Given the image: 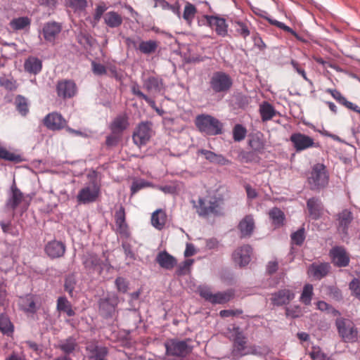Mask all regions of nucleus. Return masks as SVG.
<instances>
[{
	"label": "nucleus",
	"mask_w": 360,
	"mask_h": 360,
	"mask_svg": "<svg viewBox=\"0 0 360 360\" xmlns=\"http://www.w3.org/2000/svg\"><path fill=\"white\" fill-rule=\"evenodd\" d=\"M195 125L199 131L207 136H217L224 131V124L209 114L198 115L195 119Z\"/></svg>",
	"instance_id": "1"
},
{
	"label": "nucleus",
	"mask_w": 360,
	"mask_h": 360,
	"mask_svg": "<svg viewBox=\"0 0 360 360\" xmlns=\"http://www.w3.org/2000/svg\"><path fill=\"white\" fill-rule=\"evenodd\" d=\"M329 175L323 164H316L312 167L311 172L307 178L309 188L314 191H319L327 186Z\"/></svg>",
	"instance_id": "2"
},
{
	"label": "nucleus",
	"mask_w": 360,
	"mask_h": 360,
	"mask_svg": "<svg viewBox=\"0 0 360 360\" xmlns=\"http://www.w3.org/2000/svg\"><path fill=\"white\" fill-rule=\"evenodd\" d=\"M198 25L207 26L214 30L217 35L226 37L229 35V25L226 20L218 15H204L198 20Z\"/></svg>",
	"instance_id": "3"
},
{
	"label": "nucleus",
	"mask_w": 360,
	"mask_h": 360,
	"mask_svg": "<svg viewBox=\"0 0 360 360\" xmlns=\"http://www.w3.org/2000/svg\"><path fill=\"white\" fill-rule=\"evenodd\" d=\"M210 87L214 94H226L233 86V79L225 72H214L209 81Z\"/></svg>",
	"instance_id": "4"
},
{
	"label": "nucleus",
	"mask_w": 360,
	"mask_h": 360,
	"mask_svg": "<svg viewBox=\"0 0 360 360\" xmlns=\"http://www.w3.org/2000/svg\"><path fill=\"white\" fill-rule=\"evenodd\" d=\"M338 334L345 342H354L358 339V330L349 319L339 318L335 321Z\"/></svg>",
	"instance_id": "5"
},
{
	"label": "nucleus",
	"mask_w": 360,
	"mask_h": 360,
	"mask_svg": "<svg viewBox=\"0 0 360 360\" xmlns=\"http://www.w3.org/2000/svg\"><path fill=\"white\" fill-rule=\"evenodd\" d=\"M153 134V131L152 122H141L137 124L133 131L132 140L134 144L141 147L148 143Z\"/></svg>",
	"instance_id": "6"
},
{
	"label": "nucleus",
	"mask_w": 360,
	"mask_h": 360,
	"mask_svg": "<svg viewBox=\"0 0 360 360\" xmlns=\"http://www.w3.org/2000/svg\"><path fill=\"white\" fill-rule=\"evenodd\" d=\"M191 340H170L165 343L167 354L169 355L185 357L189 355L193 349V347L189 344Z\"/></svg>",
	"instance_id": "7"
},
{
	"label": "nucleus",
	"mask_w": 360,
	"mask_h": 360,
	"mask_svg": "<svg viewBox=\"0 0 360 360\" xmlns=\"http://www.w3.org/2000/svg\"><path fill=\"white\" fill-rule=\"evenodd\" d=\"M98 174L93 171L89 174L90 179L93 180L92 186H87L82 188L77 195V200L79 202L86 204L95 201L99 195L100 186L95 181L94 179L97 178Z\"/></svg>",
	"instance_id": "8"
},
{
	"label": "nucleus",
	"mask_w": 360,
	"mask_h": 360,
	"mask_svg": "<svg viewBox=\"0 0 360 360\" xmlns=\"http://www.w3.org/2000/svg\"><path fill=\"white\" fill-rule=\"evenodd\" d=\"M197 212L200 216H207L210 214H220L221 208L218 200L216 198H212L210 200L200 198L198 205L195 206Z\"/></svg>",
	"instance_id": "9"
},
{
	"label": "nucleus",
	"mask_w": 360,
	"mask_h": 360,
	"mask_svg": "<svg viewBox=\"0 0 360 360\" xmlns=\"http://www.w3.org/2000/svg\"><path fill=\"white\" fill-rule=\"evenodd\" d=\"M77 91V86L72 79H61L56 84L57 95L63 99L73 98Z\"/></svg>",
	"instance_id": "10"
},
{
	"label": "nucleus",
	"mask_w": 360,
	"mask_h": 360,
	"mask_svg": "<svg viewBox=\"0 0 360 360\" xmlns=\"http://www.w3.org/2000/svg\"><path fill=\"white\" fill-rule=\"evenodd\" d=\"M201 297L212 304H225L230 301L234 297V291L229 290L225 292H219L216 294L212 293L208 289H202L200 291Z\"/></svg>",
	"instance_id": "11"
},
{
	"label": "nucleus",
	"mask_w": 360,
	"mask_h": 360,
	"mask_svg": "<svg viewBox=\"0 0 360 360\" xmlns=\"http://www.w3.org/2000/svg\"><path fill=\"white\" fill-rule=\"evenodd\" d=\"M231 24L234 29V35L244 39H246L255 30L251 22L248 20H234Z\"/></svg>",
	"instance_id": "12"
},
{
	"label": "nucleus",
	"mask_w": 360,
	"mask_h": 360,
	"mask_svg": "<svg viewBox=\"0 0 360 360\" xmlns=\"http://www.w3.org/2000/svg\"><path fill=\"white\" fill-rule=\"evenodd\" d=\"M129 117L127 113L122 112L117 115L110 122L109 129L112 134L122 135L123 132L129 127Z\"/></svg>",
	"instance_id": "13"
},
{
	"label": "nucleus",
	"mask_w": 360,
	"mask_h": 360,
	"mask_svg": "<svg viewBox=\"0 0 360 360\" xmlns=\"http://www.w3.org/2000/svg\"><path fill=\"white\" fill-rule=\"evenodd\" d=\"M44 124L50 130L62 129L66 125V120L61 114L58 112L49 113L43 120Z\"/></svg>",
	"instance_id": "14"
},
{
	"label": "nucleus",
	"mask_w": 360,
	"mask_h": 360,
	"mask_svg": "<svg viewBox=\"0 0 360 360\" xmlns=\"http://www.w3.org/2000/svg\"><path fill=\"white\" fill-rule=\"evenodd\" d=\"M290 139L297 151L316 146V143L312 138L301 133L292 134Z\"/></svg>",
	"instance_id": "15"
},
{
	"label": "nucleus",
	"mask_w": 360,
	"mask_h": 360,
	"mask_svg": "<svg viewBox=\"0 0 360 360\" xmlns=\"http://www.w3.org/2000/svg\"><path fill=\"white\" fill-rule=\"evenodd\" d=\"M118 304V297L115 295L108 296L101 300L99 309L101 314L105 317H111L115 312V307Z\"/></svg>",
	"instance_id": "16"
},
{
	"label": "nucleus",
	"mask_w": 360,
	"mask_h": 360,
	"mask_svg": "<svg viewBox=\"0 0 360 360\" xmlns=\"http://www.w3.org/2000/svg\"><path fill=\"white\" fill-rule=\"evenodd\" d=\"M143 86L148 92L161 94L165 91V86L160 77L150 76L143 79Z\"/></svg>",
	"instance_id": "17"
},
{
	"label": "nucleus",
	"mask_w": 360,
	"mask_h": 360,
	"mask_svg": "<svg viewBox=\"0 0 360 360\" xmlns=\"http://www.w3.org/2000/svg\"><path fill=\"white\" fill-rule=\"evenodd\" d=\"M330 255L335 266L342 267L347 266L349 264V257L344 248L334 247L330 250Z\"/></svg>",
	"instance_id": "18"
},
{
	"label": "nucleus",
	"mask_w": 360,
	"mask_h": 360,
	"mask_svg": "<svg viewBox=\"0 0 360 360\" xmlns=\"http://www.w3.org/2000/svg\"><path fill=\"white\" fill-rule=\"evenodd\" d=\"M252 248L250 245H244L237 250L233 254L234 262L240 266L247 265L250 261Z\"/></svg>",
	"instance_id": "19"
},
{
	"label": "nucleus",
	"mask_w": 360,
	"mask_h": 360,
	"mask_svg": "<svg viewBox=\"0 0 360 360\" xmlns=\"http://www.w3.org/2000/svg\"><path fill=\"white\" fill-rule=\"evenodd\" d=\"M61 29V25L58 22H49L45 23L42 30L44 38L47 41H54Z\"/></svg>",
	"instance_id": "20"
},
{
	"label": "nucleus",
	"mask_w": 360,
	"mask_h": 360,
	"mask_svg": "<svg viewBox=\"0 0 360 360\" xmlns=\"http://www.w3.org/2000/svg\"><path fill=\"white\" fill-rule=\"evenodd\" d=\"M249 147L255 152L262 153L265 148V141L264 140L263 134L257 131L254 134L248 135Z\"/></svg>",
	"instance_id": "21"
},
{
	"label": "nucleus",
	"mask_w": 360,
	"mask_h": 360,
	"mask_svg": "<svg viewBox=\"0 0 360 360\" xmlns=\"http://www.w3.org/2000/svg\"><path fill=\"white\" fill-rule=\"evenodd\" d=\"M338 220V230L339 232L346 235L347 233V229L351 224L353 217L352 214L348 210H344L337 215Z\"/></svg>",
	"instance_id": "22"
},
{
	"label": "nucleus",
	"mask_w": 360,
	"mask_h": 360,
	"mask_svg": "<svg viewBox=\"0 0 360 360\" xmlns=\"http://www.w3.org/2000/svg\"><path fill=\"white\" fill-rule=\"evenodd\" d=\"M45 251L50 257L58 258L64 255L65 246L60 241L52 240L46 245Z\"/></svg>",
	"instance_id": "23"
},
{
	"label": "nucleus",
	"mask_w": 360,
	"mask_h": 360,
	"mask_svg": "<svg viewBox=\"0 0 360 360\" xmlns=\"http://www.w3.org/2000/svg\"><path fill=\"white\" fill-rule=\"evenodd\" d=\"M327 91L339 103L360 115V107L350 101H348L339 91L330 89Z\"/></svg>",
	"instance_id": "24"
},
{
	"label": "nucleus",
	"mask_w": 360,
	"mask_h": 360,
	"mask_svg": "<svg viewBox=\"0 0 360 360\" xmlns=\"http://www.w3.org/2000/svg\"><path fill=\"white\" fill-rule=\"evenodd\" d=\"M330 268L328 263H314L309 267V272L316 278L321 279L328 274Z\"/></svg>",
	"instance_id": "25"
},
{
	"label": "nucleus",
	"mask_w": 360,
	"mask_h": 360,
	"mask_svg": "<svg viewBox=\"0 0 360 360\" xmlns=\"http://www.w3.org/2000/svg\"><path fill=\"white\" fill-rule=\"evenodd\" d=\"M105 25L110 28L119 27L123 22L122 17L115 11H108L103 15Z\"/></svg>",
	"instance_id": "26"
},
{
	"label": "nucleus",
	"mask_w": 360,
	"mask_h": 360,
	"mask_svg": "<svg viewBox=\"0 0 360 360\" xmlns=\"http://www.w3.org/2000/svg\"><path fill=\"white\" fill-rule=\"evenodd\" d=\"M157 262L160 266L166 269H172L176 264V259L166 251L160 252L156 257Z\"/></svg>",
	"instance_id": "27"
},
{
	"label": "nucleus",
	"mask_w": 360,
	"mask_h": 360,
	"mask_svg": "<svg viewBox=\"0 0 360 360\" xmlns=\"http://www.w3.org/2000/svg\"><path fill=\"white\" fill-rule=\"evenodd\" d=\"M293 297L294 294L292 292L284 289L274 293L271 300L275 304L282 305L288 303Z\"/></svg>",
	"instance_id": "28"
},
{
	"label": "nucleus",
	"mask_w": 360,
	"mask_h": 360,
	"mask_svg": "<svg viewBox=\"0 0 360 360\" xmlns=\"http://www.w3.org/2000/svg\"><path fill=\"white\" fill-rule=\"evenodd\" d=\"M24 67L27 72L37 75L42 69V62L38 58L31 56L25 60Z\"/></svg>",
	"instance_id": "29"
},
{
	"label": "nucleus",
	"mask_w": 360,
	"mask_h": 360,
	"mask_svg": "<svg viewBox=\"0 0 360 360\" xmlns=\"http://www.w3.org/2000/svg\"><path fill=\"white\" fill-rule=\"evenodd\" d=\"M115 221L117 231L120 234L127 235V225L125 221L124 208L120 206L119 210L115 212Z\"/></svg>",
	"instance_id": "30"
},
{
	"label": "nucleus",
	"mask_w": 360,
	"mask_h": 360,
	"mask_svg": "<svg viewBox=\"0 0 360 360\" xmlns=\"http://www.w3.org/2000/svg\"><path fill=\"white\" fill-rule=\"evenodd\" d=\"M266 20L272 25L280 28L281 30L291 34L294 36L298 41L302 42H307V41L301 35L297 34L293 29L286 25L285 23L280 22L276 19H273L271 18H266Z\"/></svg>",
	"instance_id": "31"
},
{
	"label": "nucleus",
	"mask_w": 360,
	"mask_h": 360,
	"mask_svg": "<svg viewBox=\"0 0 360 360\" xmlns=\"http://www.w3.org/2000/svg\"><path fill=\"white\" fill-rule=\"evenodd\" d=\"M310 217L314 219H319L321 215L322 206L318 198H310L307 203Z\"/></svg>",
	"instance_id": "32"
},
{
	"label": "nucleus",
	"mask_w": 360,
	"mask_h": 360,
	"mask_svg": "<svg viewBox=\"0 0 360 360\" xmlns=\"http://www.w3.org/2000/svg\"><path fill=\"white\" fill-rule=\"evenodd\" d=\"M255 228V222L250 215L243 219L238 224V229L243 236H249L252 234Z\"/></svg>",
	"instance_id": "33"
},
{
	"label": "nucleus",
	"mask_w": 360,
	"mask_h": 360,
	"mask_svg": "<svg viewBox=\"0 0 360 360\" xmlns=\"http://www.w3.org/2000/svg\"><path fill=\"white\" fill-rule=\"evenodd\" d=\"M259 113L262 122H267L277 114V111L271 104L264 101L259 106Z\"/></svg>",
	"instance_id": "34"
},
{
	"label": "nucleus",
	"mask_w": 360,
	"mask_h": 360,
	"mask_svg": "<svg viewBox=\"0 0 360 360\" xmlns=\"http://www.w3.org/2000/svg\"><path fill=\"white\" fill-rule=\"evenodd\" d=\"M158 47V42L155 40L141 41L138 49L145 55L154 53Z\"/></svg>",
	"instance_id": "35"
},
{
	"label": "nucleus",
	"mask_w": 360,
	"mask_h": 360,
	"mask_svg": "<svg viewBox=\"0 0 360 360\" xmlns=\"http://www.w3.org/2000/svg\"><path fill=\"white\" fill-rule=\"evenodd\" d=\"M155 6H160L163 10H169L171 11L174 14H175L179 18H181V7L178 2H176L174 4H170L166 0H155Z\"/></svg>",
	"instance_id": "36"
},
{
	"label": "nucleus",
	"mask_w": 360,
	"mask_h": 360,
	"mask_svg": "<svg viewBox=\"0 0 360 360\" xmlns=\"http://www.w3.org/2000/svg\"><path fill=\"white\" fill-rule=\"evenodd\" d=\"M234 331H235L234 352H238L240 355H243V354H241V352L245 347V343H246L245 337L243 335L242 332L240 331L238 328H235Z\"/></svg>",
	"instance_id": "37"
},
{
	"label": "nucleus",
	"mask_w": 360,
	"mask_h": 360,
	"mask_svg": "<svg viewBox=\"0 0 360 360\" xmlns=\"http://www.w3.org/2000/svg\"><path fill=\"white\" fill-rule=\"evenodd\" d=\"M166 214L162 210H156L151 217V223L158 229H162L165 224Z\"/></svg>",
	"instance_id": "38"
},
{
	"label": "nucleus",
	"mask_w": 360,
	"mask_h": 360,
	"mask_svg": "<svg viewBox=\"0 0 360 360\" xmlns=\"http://www.w3.org/2000/svg\"><path fill=\"white\" fill-rule=\"evenodd\" d=\"M197 13L196 7L190 2H186L184 6L182 18L188 24L191 25Z\"/></svg>",
	"instance_id": "39"
},
{
	"label": "nucleus",
	"mask_w": 360,
	"mask_h": 360,
	"mask_svg": "<svg viewBox=\"0 0 360 360\" xmlns=\"http://www.w3.org/2000/svg\"><path fill=\"white\" fill-rule=\"evenodd\" d=\"M19 304L27 312L34 313L37 310L35 302L32 295L20 297Z\"/></svg>",
	"instance_id": "40"
},
{
	"label": "nucleus",
	"mask_w": 360,
	"mask_h": 360,
	"mask_svg": "<svg viewBox=\"0 0 360 360\" xmlns=\"http://www.w3.org/2000/svg\"><path fill=\"white\" fill-rule=\"evenodd\" d=\"M22 199V193L16 187H12V195L8 201L7 207L15 210L21 202Z\"/></svg>",
	"instance_id": "41"
},
{
	"label": "nucleus",
	"mask_w": 360,
	"mask_h": 360,
	"mask_svg": "<svg viewBox=\"0 0 360 360\" xmlns=\"http://www.w3.org/2000/svg\"><path fill=\"white\" fill-rule=\"evenodd\" d=\"M131 91L134 96L144 100L150 106L155 104V101L140 90V86L137 82H133L130 86Z\"/></svg>",
	"instance_id": "42"
},
{
	"label": "nucleus",
	"mask_w": 360,
	"mask_h": 360,
	"mask_svg": "<svg viewBox=\"0 0 360 360\" xmlns=\"http://www.w3.org/2000/svg\"><path fill=\"white\" fill-rule=\"evenodd\" d=\"M31 20L28 17H19L13 18L11 22V27L15 30H23L30 26Z\"/></svg>",
	"instance_id": "43"
},
{
	"label": "nucleus",
	"mask_w": 360,
	"mask_h": 360,
	"mask_svg": "<svg viewBox=\"0 0 360 360\" xmlns=\"http://www.w3.org/2000/svg\"><path fill=\"white\" fill-rule=\"evenodd\" d=\"M247 129L241 124H236L232 131L233 139L236 142H240L247 135Z\"/></svg>",
	"instance_id": "44"
},
{
	"label": "nucleus",
	"mask_w": 360,
	"mask_h": 360,
	"mask_svg": "<svg viewBox=\"0 0 360 360\" xmlns=\"http://www.w3.org/2000/svg\"><path fill=\"white\" fill-rule=\"evenodd\" d=\"M78 347L77 343L73 338H69L64 341H61L59 347L65 354H70L74 352Z\"/></svg>",
	"instance_id": "45"
},
{
	"label": "nucleus",
	"mask_w": 360,
	"mask_h": 360,
	"mask_svg": "<svg viewBox=\"0 0 360 360\" xmlns=\"http://www.w3.org/2000/svg\"><path fill=\"white\" fill-rule=\"evenodd\" d=\"M269 216L276 226H280L283 224L285 215L280 209L274 207L270 210Z\"/></svg>",
	"instance_id": "46"
},
{
	"label": "nucleus",
	"mask_w": 360,
	"mask_h": 360,
	"mask_svg": "<svg viewBox=\"0 0 360 360\" xmlns=\"http://www.w3.org/2000/svg\"><path fill=\"white\" fill-rule=\"evenodd\" d=\"M57 309L59 311H63L67 314L68 316H72L75 314V312L71 309L70 303L68 300L63 297H60L58 300Z\"/></svg>",
	"instance_id": "47"
},
{
	"label": "nucleus",
	"mask_w": 360,
	"mask_h": 360,
	"mask_svg": "<svg viewBox=\"0 0 360 360\" xmlns=\"http://www.w3.org/2000/svg\"><path fill=\"white\" fill-rule=\"evenodd\" d=\"M16 108L22 115H26L29 112L28 103L27 99L22 96H18L15 98Z\"/></svg>",
	"instance_id": "48"
},
{
	"label": "nucleus",
	"mask_w": 360,
	"mask_h": 360,
	"mask_svg": "<svg viewBox=\"0 0 360 360\" xmlns=\"http://www.w3.org/2000/svg\"><path fill=\"white\" fill-rule=\"evenodd\" d=\"M66 5L75 12L84 11L86 6V0H65Z\"/></svg>",
	"instance_id": "49"
},
{
	"label": "nucleus",
	"mask_w": 360,
	"mask_h": 360,
	"mask_svg": "<svg viewBox=\"0 0 360 360\" xmlns=\"http://www.w3.org/2000/svg\"><path fill=\"white\" fill-rule=\"evenodd\" d=\"M313 294V286L311 284H307L304 287L302 295L301 301L305 304L308 305L310 304L311 296Z\"/></svg>",
	"instance_id": "50"
},
{
	"label": "nucleus",
	"mask_w": 360,
	"mask_h": 360,
	"mask_svg": "<svg viewBox=\"0 0 360 360\" xmlns=\"http://www.w3.org/2000/svg\"><path fill=\"white\" fill-rule=\"evenodd\" d=\"M352 295L360 300V276L354 278L349 284Z\"/></svg>",
	"instance_id": "51"
},
{
	"label": "nucleus",
	"mask_w": 360,
	"mask_h": 360,
	"mask_svg": "<svg viewBox=\"0 0 360 360\" xmlns=\"http://www.w3.org/2000/svg\"><path fill=\"white\" fill-rule=\"evenodd\" d=\"M0 330L4 333H9L13 332V326L9 319L4 316H0Z\"/></svg>",
	"instance_id": "52"
},
{
	"label": "nucleus",
	"mask_w": 360,
	"mask_h": 360,
	"mask_svg": "<svg viewBox=\"0 0 360 360\" xmlns=\"http://www.w3.org/2000/svg\"><path fill=\"white\" fill-rule=\"evenodd\" d=\"M304 229L301 228L295 233H292L291 239L293 243L300 245L304 240Z\"/></svg>",
	"instance_id": "53"
},
{
	"label": "nucleus",
	"mask_w": 360,
	"mask_h": 360,
	"mask_svg": "<svg viewBox=\"0 0 360 360\" xmlns=\"http://www.w3.org/2000/svg\"><path fill=\"white\" fill-rule=\"evenodd\" d=\"M86 268H95L100 265V259L94 255H88L84 262Z\"/></svg>",
	"instance_id": "54"
},
{
	"label": "nucleus",
	"mask_w": 360,
	"mask_h": 360,
	"mask_svg": "<svg viewBox=\"0 0 360 360\" xmlns=\"http://www.w3.org/2000/svg\"><path fill=\"white\" fill-rule=\"evenodd\" d=\"M285 314L292 319H295L302 315V309L298 306H293L286 308Z\"/></svg>",
	"instance_id": "55"
},
{
	"label": "nucleus",
	"mask_w": 360,
	"mask_h": 360,
	"mask_svg": "<svg viewBox=\"0 0 360 360\" xmlns=\"http://www.w3.org/2000/svg\"><path fill=\"white\" fill-rule=\"evenodd\" d=\"M122 135L118 134H110L106 136L105 144L108 147L116 146L121 138Z\"/></svg>",
	"instance_id": "56"
},
{
	"label": "nucleus",
	"mask_w": 360,
	"mask_h": 360,
	"mask_svg": "<svg viewBox=\"0 0 360 360\" xmlns=\"http://www.w3.org/2000/svg\"><path fill=\"white\" fill-rule=\"evenodd\" d=\"M252 39L254 41V45L259 50L262 51L266 48L265 43L257 32H254L252 33Z\"/></svg>",
	"instance_id": "57"
},
{
	"label": "nucleus",
	"mask_w": 360,
	"mask_h": 360,
	"mask_svg": "<svg viewBox=\"0 0 360 360\" xmlns=\"http://www.w3.org/2000/svg\"><path fill=\"white\" fill-rule=\"evenodd\" d=\"M108 7L105 4H100L96 7L95 13L94 14V19L96 21H99L103 15H104L105 11L107 10Z\"/></svg>",
	"instance_id": "58"
},
{
	"label": "nucleus",
	"mask_w": 360,
	"mask_h": 360,
	"mask_svg": "<svg viewBox=\"0 0 360 360\" xmlns=\"http://www.w3.org/2000/svg\"><path fill=\"white\" fill-rule=\"evenodd\" d=\"M193 259H186L182 264H180L176 271V274L179 276L184 275L186 273V271L189 269V267L193 264Z\"/></svg>",
	"instance_id": "59"
},
{
	"label": "nucleus",
	"mask_w": 360,
	"mask_h": 360,
	"mask_svg": "<svg viewBox=\"0 0 360 360\" xmlns=\"http://www.w3.org/2000/svg\"><path fill=\"white\" fill-rule=\"evenodd\" d=\"M117 290L121 292H126L128 288V283L123 278L119 277L115 280Z\"/></svg>",
	"instance_id": "60"
},
{
	"label": "nucleus",
	"mask_w": 360,
	"mask_h": 360,
	"mask_svg": "<svg viewBox=\"0 0 360 360\" xmlns=\"http://www.w3.org/2000/svg\"><path fill=\"white\" fill-rule=\"evenodd\" d=\"M150 186V184L148 181H134V182H133L132 186L131 187V191L132 194H134L136 192H137L139 190H140L144 187Z\"/></svg>",
	"instance_id": "61"
},
{
	"label": "nucleus",
	"mask_w": 360,
	"mask_h": 360,
	"mask_svg": "<svg viewBox=\"0 0 360 360\" xmlns=\"http://www.w3.org/2000/svg\"><path fill=\"white\" fill-rule=\"evenodd\" d=\"M92 67H93V72L96 75H103L106 74V72H107L105 67L101 63H97L96 62H93Z\"/></svg>",
	"instance_id": "62"
},
{
	"label": "nucleus",
	"mask_w": 360,
	"mask_h": 360,
	"mask_svg": "<svg viewBox=\"0 0 360 360\" xmlns=\"http://www.w3.org/2000/svg\"><path fill=\"white\" fill-rule=\"evenodd\" d=\"M290 64L292 65V68H294V70L299 74L300 75L303 79L306 81H309V79L307 78V74L305 72V70L303 69V68H301L300 67V65L298 63V62H297L296 60H291L290 61Z\"/></svg>",
	"instance_id": "63"
},
{
	"label": "nucleus",
	"mask_w": 360,
	"mask_h": 360,
	"mask_svg": "<svg viewBox=\"0 0 360 360\" xmlns=\"http://www.w3.org/2000/svg\"><path fill=\"white\" fill-rule=\"evenodd\" d=\"M278 269V262L276 260L270 261L266 265V273L269 275H272L276 272Z\"/></svg>",
	"instance_id": "64"
}]
</instances>
